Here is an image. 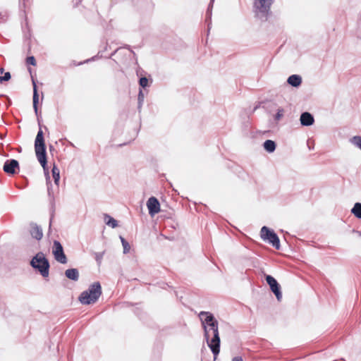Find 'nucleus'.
Segmentation results:
<instances>
[{
  "label": "nucleus",
  "mask_w": 361,
  "mask_h": 361,
  "mask_svg": "<svg viewBox=\"0 0 361 361\" xmlns=\"http://www.w3.org/2000/svg\"><path fill=\"white\" fill-rule=\"evenodd\" d=\"M200 317L202 322L204 331V337L214 359L220 351V338L218 329V322L214 317L208 312H201Z\"/></svg>",
  "instance_id": "1"
},
{
  "label": "nucleus",
  "mask_w": 361,
  "mask_h": 361,
  "mask_svg": "<svg viewBox=\"0 0 361 361\" xmlns=\"http://www.w3.org/2000/svg\"><path fill=\"white\" fill-rule=\"evenodd\" d=\"M102 294V288L99 282H94L87 290L83 291L79 300L83 305L93 304L97 301Z\"/></svg>",
  "instance_id": "2"
},
{
  "label": "nucleus",
  "mask_w": 361,
  "mask_h": 361,
  "mask_svg": "<svg viewBox=\"0 0 361 361\" xmlns=\"http://www.w3.org/2000/svg\"><path fill=\"white\" fill-rule=\"evenodd\" d=\"M35 150L37 160L43 167L44 170L47 169V156L43 132L39 129L35 141Z\"/></svg>",
  "instance_id": "3"
},
{
  "label": "nucleus",
  "mask_w": 361,
  "mask_h": 361,
  "mask_svg": "<svg viewBox=\"0 0 361 361\" xmlns=\"http://www.w3.org/2000/svg\"><path fill=\"white\" fill-rule=\"evenodd\" d=\"M31 266L37 269L42 276H49V263L42 252L37 253L31 260Z\"/></svg>",
  "instance_id": "4"
},
{
  "label": "nucleus",
  "mask_w": 361,
  "mask_h": 361,
  "mask_svg": "<svg viewBox=\"0 0 361 361\" xmlns=\"http://www.w3.org/2000/svg\"><path fill=\"white\" fill-rule=\"evenodd\" d=\"M260 236L264 241H268L276 250L280 248V240L277 235L267 226H263L260 231Z\"/></svg>",
  "instance_id": "5"
},
{
  "label": "nucleus",
  "mask_w": 361,
  "mask_h": 361,
  "mask_svg": "<svg viewBox=\"0 0 361 361\" xmlns=\"http://www.w3.org/2000/svg\"><path fill=\"white\" fill-rule=\"evenodd\" d=\"M274 0H254V8L258 15L266 16Z\"/></svg>",
  "instance_id": "6"
},
{
  "label": "nucleus",
  "mask_w": 361,
  "mask_h": 361,
  "mask_svg": "<svg viewBox=\"0 0 361 361\" xmlns=\"http://www.w3.org/2000/svg\"><path fill=\"white\" fill-rule=\"evenodd\" d=\"M52 253L54 255V259L58 262L63 264L67 263V257L63 252V248L60 242L57 240L54 241Z\"/></svg>",
  "instance_id": "7"
},
{
  "label": "nucleus",
  "mask_w": 361,
  "mask_h": 361,
  "mask_svg": "<svg viewBox=\"0 0 361 361\" xmlns=\"http://www.w3.org/2000/svg\"><path fill=\"white\" fill-rule=\"evenodd\" d=\"M266 281L269 284L271 290L274 293L277 300L280 301L282 298V293L281 291L280 285L278 283L276 280L270 275L266 276Z\"/></svg>",
  "instance_id": "8"
},
{
  "label": "nucleus",
  "mask_w": 361,
  "mask_h": 361,
  "mask_svg": "<svg viewBox=\"0 0 361 361\" xmlns=\"http://www.w3.org/2000/svg\"><path fill=\"white\" fill-rule=\"evenodd\" d=\"M147 207L149 210V214L154 216L160 211V204L158 200L154 197H151L147 202Z\"/></svg>",
  "instance_id": "9"
},
{
  "label": "nucleus",
  "mask_w": 361,
  "mask_h": 361,
  "mask_svg": "<svg viewBox=\"0 0 361 361\" xmlns=\"http://www.w3.org/2000/svg\"><path fill=\"white\" fill-rule=\"evenodd\" d=\"M16 169H18V162L15 159L7 160L4 165V171L7 173H15Z\"/></svg>",
  "instance_id": "10"
},
{
  "label": "nucleus",
  "mask_w": 361,
  "mask_h": 361,
  "mask_svg": "<svg viewBox=\"0 0 361 361\" xmlns=\"http://www.w3.org/2000/svg\"><path fill=\"white\" fill-rule=\"evenodd\" d=\"M300 121L302 126H310L314 123V119L311 114L304 112L300 115Z\"/></svg>",
  "instance_id": "11"
},
{
  "label": "nucleus",
  "mask_w": 361,
  "mask_h": 361,
  "mask_svg": "<svg viewBox=\"0 0 361 361\" xmlns=\"http://www.w3.org/2000/svg\"><path fill=\"white\" fill-rule=\"evenodd\" d=\"M30 233L32 237L37 240H40L43 236L42 228L35 224L30 226Z\"/></svg>",
  "instance_id": "12"
},
{
  "label": "nucleus",
  "mask_w": 361,
  "mask_h": 361,
  "mask_svg": "<svg viewBox=\"0 0 361 361\" xmlns=\"http://www.w3.org/2000/svg\"><path fill=\"white\" fill-rule=\"evenodd\" d=\"M287 82L291 86L298 87L302 83V78L299 75H292L288 77Z\"/></svg>",
  "instance_id": "13"
},
{
  "label": "nucleus",
  "mask_w": 361,
  "mask_h": 361,
  "mask_svg": "<svg viewBox=\"0 0 361 361\" xmlns=\"http://www.w3.org/2000/svg\"><path fill=\"white\" fill-rule=\"evenodd\" d=\"M66 276L73 281H78L79 279V272L77 269H68L65 271Z\"/></svg>",
  "instance_id": "14"
},
{
  "label": "nucleus",
  "mask_w": 361,
  "mask_h": 361,
  "mask_svg": "<svg viewBox=\"0 0 361 361\" xmlns=\"http://www.w3.org/2000/svg\"><path fill=\"white\" fill-rule=\"evenodd\" d=\"M264 149L269 153L274 152L276 149V144L273 140H267L263 144Z\"/></svg>",
  "instance_id": "15"
},
{
  "label": "nucleus",
  "mask_w": 361,
  "mask_h": 361,
  "mask_svg": "<svg viewBox=\"0 0 361 361\" xmlns=\"http://www.w3.org/2000/svg\"><path fill=\"white\" fill-rule=\"evenodd\" d=\"M33 108L36 114H37V104L39 101V95L37 90L35 82L33 80Z\"/></svg>",
  "instance_id": "16"
},
{
  "label": "nucleus",
  "mask_w": 361,
  "mask_h": 361,
  "mask_svg": "<svg viewBox=\"0 0 361 361\" xmlns=\"http://www.w3.org/2000/svg\"><path fill=\"white\" fill-rule=\"evenodd\" d=\"M104 221L106 225H108L109 226H110L113 228L118 226L117 221L116 219H114L113 217H111V216H109V214L104 215Z\"/></svg>",
  "instance_id": "17"
},
{
  "label": "nucleus",
  "mask_w": 361,
  "mask_h": 361,
  "mask_svg": "<svg viewBox=\"0 0 361 361\" xmlns=\"http://www.w3.org/2000/svg\"><path fill=\"white\" fill-rule=\"evenodd\" d=\"M351 212L357 219H361V203H355L351 209Z\"/></svg>",
  "instance_id": "18"
},
{
  "label": "nucleus",
  "mask_w": 361,
  "mask_h": 361,
  "mask_svg": "<svg viewBox=\"0 0 361 361\" xmlns=\"http://www.w3.org/2000/svg\"><path fill=\"white\" fill-rule=\"evenodd\" d=\"M52 176L54 180V183L56 185H59V180H60V171L59 169L54 165L52 168Z\"/></svg>",
  "instance_id": "19"
},
{
  "label": "nucleus",
  "mask_w": 361,
  "mask_h": 361,
  "mask_svg": "<svg viewBox=\"0 0 361 361\" xmlns=\"http://www.w3.org/2000/svg\"><path fill=\"white\" fill-rule=\"evenodd\" d=\"M350 142L352 145L361 150V136H353L352 138H350Z\"/></svg>",
  "instance_id": "20"
},
{
  "label": "nucleus",
  "mask_w": 361,
  "mask_h": 361,
  "mask_svg": "<svg viewBox=\"0 0 361 361\" xmlns=\"http://www.w3.org/2000/svg\"><path fill=\"white\" fill-rule=\"evenodd\" d=\"M120 239L123 247V253L126 254L129 252L130 249L129 243L122 236H120Z\"/></svg>",
  "instance_id": "21"
},
{
  "label": "nucleus",
  "mask_w": 361,
  "mask_h": 361,
  "mask_svg": "<svg viewBox=\"0 0 361 361\" xmlns=\"http://www.w3.org/2000/svg\"><path fill=\"white\" fill-rule=\"evenodd\" d=\"M11 79V73L9 72H6L4 73L3 76H0V83H3L4 82L8 81Z\"/></svg>",
  "instance_id": "22"
},
{
  "label": "nucleus",
  "mask_w": 361,
  "mask_h": 361,
  "mask_svg": "<svg viewBox=\"0 0 361 361\" xmlns=\"http://www.w3.org/2000/svg\"><path fill=\"white\" fill-rule=\"evenodd\" d=\"M139 84L143 88L147 87L148 86V79L145 77L141 78L140 79Z\"/></svg>",
  "instance_id": "23"
},
{
  "label": "nucleus",
  "mask_w": 361,
  "mask_h": 361,
  "mask_svg": "<svg viewBox=\"0 0 361 361\" xmlns=\"http://www.w3.org/2000/svg\"><path fill=\"white\" fill-rule=\"evenodd\" d=\"M283 113H284V111H283V109H281V108L277 110V112H276V115H275V119L276 121H279L283 117Z\"/></svg>",
  "instance_id": "24"
},
{
  "label": "nucleus",
  "mask_w": 361,
  "mask_h": 361,
  "mask_svg": "<svg viewBox=\"0 0 361 361\" xmlns=\"http://www.w3.org/2000/svg\"><path fill=\"white\" fill-rule=\"evenodd\" d=\"M26 62L27 64H30L32 66L36 65V61L34 56H28L26 59Z\"/></svg>",
  "instance_id": "25"
},
{
  "label": "nucleus",
  "mask_w": 361,
  "mask_h": 361,
  "mask_svg": "<svg viewBox=\"0 0 361 361\" xmlns=\"http://www.w3.org/2000/svg\"><path fill=\"white\" fill-rule=\"evenodd\" d=\"M144 100V94L142 92V90H140L138 94V101H139V105L140 106Z\"/></svg>",
  "instance_id": "26"
},
{
  "label": "nucleus",
  "mask_w": 361,
  "mask_h": 361,
  "mask_svg": "<svg viewBox=\"0 0 361 361\" xmlns=\"http://www.w3.org/2000/svg\"><path fill=\"white\" fill-rule=\"evenodd\" d=\"M214 1V0H211V1H210V4H209V8H208V10H207V15H208V16H210V15H211V9H212V8Z\"/></svg>",
  "instance_id": "27"
},
{
  "label": "nucleus",
  "mask_w": 361,
  "mask_h": 361,
  "mask_svg": "<svg viewBox=\"0 0 361 361\" xmlns=\"http://www.w3.org/2000/svg\"><path fill=\"white\" fill-rule=\"evenodd\" d=\"M232 361H243V360L240 356H235L233 357Z\"/></svg>",
  "instance_id": "28"
},
{
  "label": "nucleus",
  "mask_w": 361,
  "mask_h": 361,
  "mask_svg": "<svg viewBox=\"0 0 361 361\" xmlns=\"http://www.w3.org/2000/svg\"><path fill=\"white\" fill-rule=\"evenodd\" d=\"M0 20H1V22H5L6 20V15H3L2 13H0Z\"/></svg>",
  "instance_id": "29"
},
{
  "label": "nucleus",
  "mask_w": 361,
  "mask_h": 361,
  "mask_svg": "<svg viewBox=\"0 0 361 361\" xmlns=\"http://www.w3.org/2000/svg\"><path fill=\"white\" fill-rule=\"evenodd\" d=\"M0 72L2 73L4 72V68H0Z\"/></svg>",
  "instance_id": "30"
},
{
  "label": "nucleus",
  "mask_w": 361,
  "mask_h": 361,
  "mask_svg": "<svg viewBox=\"0 0 361 361\" xmlns=\"http://www.w3.org/2000/svg\"><path fill=\"white\" fill-rule=\"evenodd\" d=\"M48 192H49V195L51 194V192H50V188L48 187Z\"/></svg>",
  "instance_id": "31"
}]
</instances>
